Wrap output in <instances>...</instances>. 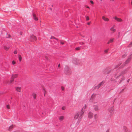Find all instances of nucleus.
<instances>
[{
  "instance_id": "1",
  "label": "nucleus",
  "mask_w": 132,
  "mask_h": 132,
  "mask_svg": "<svg viewBox=\"0 0 132 132\" xmlns=\"http://www.w3.org/2000/svg\"><path fill=\"white\" fill-rule=\"evenodd\" d=\"M84 113V112L82 110L80 112L76 113L75 115L74 119H77L79 118H81Z\"/></svg>"
},
{
  "instance_id": "2",
  "label": "nucleus",
  "mask_w": 132,
  "mask_h": 132,
  "mask_svg": "<svg viewBox=\"0 0 132 132\" xmlns=\"http://www.w3.org/2000/svg\"><path fill=\"white\" fill-rule=\"evenodd\" d=\"M64 73L66 75H70L71 74V69L68 66H65L64 69Z\"/></svg>"
},
{
  "instance_id": "3",
  "label": "nucleus",
  "mask_w": 132,
  "mask_h": 132,
  "mask_svg": "<svg viewBox=\"0 0 132 132\" xmlns=\"http://www.w3.org/2000/svg\"><path fill=\"white\" fill-rule=\"evenodd\" d=\"M29 40L33 42L36 41L37 39L36 36L33 35H32L30 37Z\"/></svg>"
},
{
  "instance_id": "4",
  "label": "nucleus",
  "mask_w": 132,
  "mask_h": 132,
  "mask_svg": "<svg viewBox=\"0 0 132 132\" xmlns=\"http://www.w3.org/2000/svg\"><path fill=\"white\" fill-rule=\"evenodd\" d=\"M114 19L117 22H121L123 21L122 19L120 18H118L117 16H115L114 18Z\"/></svg>"
},
{
  "instance_id": "5",
  "label": "nucleus",
  "mask_w": 132,
  "mask_h": 132,
  "mask_svg": "<svg viewBox=\"0 0 132 132\" xmlns=\"http://www.w3.org/2000/svg\"><path fill=\"white\" fill-rule=\"evenodd\" d=\"M88 117L90 118H92L93 116V114L92 112H89L88 114Z\"/></svg>"
},
{
  "instance_id": "6",
  "label": "nucleus",
  "mask_w": 132,
  "mask_h": 132,
  "mask_svg": "<svg viewBox=\"0 0 132 132\" xmlns=\"http://www.w3.org/2000/svg\"><path fill=\"white\" fill-rule=\"evenodd\" d=\"M114 26H113L110 29L112 33H113L116 31V29L114 28Z\"/></svg>"
},
{
  "instance_id": "7",
  "label": "nucleus",
  "mask_w": 132,
  "mask_h": 132,
  "mask_svg": "<svg viewBox=\"0 0 132 132\" xmlns=\"http://www.w3.org/2000/svg\"><path fill=\"white\" fill-rule=\"evenodd\" d=\"M16 90L18 92H20L21 90V87H16L15 88Z\"/></svg>"
},
{
  "instance_id": "8",
  "label": "nucleus",
  "mask_w": 132,
  "mask_h": 132,
  "mask_svg": "<svg viewBox=\"0 0 132 132\" xmlns=\"http://www.w3.org/2000/svg\"><path fill=\"white\" fill-rule=\"evenodd\" d=\"M94 110L96 111H98L99 110V108L98 105H95L94 106Z\"/></svg>"
},
{
  "instance_id": "9",
  "label": "nucleus",
  "mask_w": 132,
  "mask_h": 132,
  "mask_svg": "<svg viewBox=\"0 0 132 132\" xmlns=\"http://www.w3.org/2000/svg\"><path fill=\"white\" fill-rule=\"evenodd\" d=\"M102 18L105 21L108 22L109 21V19L104 16H103Z\"/></svg>"
},
{
  "instance_id": "10",
  "label": "nucleus",
  "mask_w": 132,
  "mask_h": 132,
  "mask_svg": "<svg viewBox=\"0 0 132 132\" xmlns=\"http://www.w3.org/2000/svg\"><path fill=\"white\" fill-rule=\"evenodd\" d=\"M114 110V108L113 106H112L109 109V111L111 113H112Z\"/></svg>"
},
{
  "instance_id": "11",
  "label": "nucleus",
  "mask_w": 132,
  "mask_h": 132,
  "mask_svg": "<svg viewBox=\"0 0 132 132\" xmlns=\"http://www.w3.org/2000/svg\"><path fill=\"white\" fill-rule=\"evenodd\" d=\"M111 70L110 69L107 68L106 69V70L105 72L106 74H108L111 72Z\"/></svg>"
},
{
  "instance_id": "12",
  "label": "nucleus",
  "mask_w": 132,
  "mask_h": 132,
  "mask_svg": "<svg viewBox=\"0 0 132 132\" xmlns=\"http://www.w3.org/2000/svg\"><path fill=\"white\" fill-rule=\"evenodd\" d=\"M64 117L63 116H61L59 117V119L60 121H62L64 120Z\"/></svg>"
},
{
  "instance_id": "13",
  "label": "nucleus",
  "mask_w": 132,
  "mask_h": 132,
  "mask_svg": "<svg viewBox=\"0 0 132 132\" xmlns=\"http://www.w3.org/2000/svg\"><path fill=\"white\" fill-rule=\"evenodd\" d=\"M33 18L35 20L37 21L38 20V18L36 16V15L35 14L33 13Z\"/></svg>"
},
{
  "instance_id": "14",
  "label": "nucleus",
  "mask_w": 132,
  "mask_h": 132,
  "mask_svg": "<svg viewBox=\"0 0 132 132\" xmlns=\"http://www.w3.org/2000/svg\"><path fill=\"white\" fill-rule=\"evenodd\" d=\"M114 39L113 38H112L110 39L108 41V42L107 43L108 44H109L110 43H112L114 41Z\"/></svg>"
},
{
  "instance_id": "15",
  "label": "nucleus",
  "mask_w": 132,
  "mask_h": 132,
  "mask_svg": "<svg viewBox=\"0 0 132 132\" xmlns=\"http://www.w3.org/2000/svg\"><path fill=\"white\" fill-rule=\"evenodd\" d=\"M18 75L17 74L13 75L12 76L11 78L14 79L18 77Z\"/></svg>"
},
{
  "instance_id": "16",
  "label": "nucleus",
  "mask_w": 132,
  "mask_h": 132,
  "mask_svg": "<svg viewBox=\"0 0 132 132\" xmlns=\"http://www.w3.org/2000/svg\"><path fill=\"white\" fill-rule=\"evenodd\" d=\"M131 58H129L125 62V64H127L128 63L130 62V60Z\"/></svg>"
},
{
  "instance_id": "17",
  "label": "nucleus",
  "mask_w": 132,
  "mask_h": 132,
  "mask_svg": "<svg viewBox=\"0 0 132 132\" xmlns=\"http://www.w3.org/2000/svg\"><path fill=\"white\" fill-rule=\"evenodd\" d=\"M14 79L12 78H11V80H10V81H9V84H11L14 81Z\"/></svg>"
},
{
  "instance_id": "18",
  "label": "nucleus",
  "mask_w": 132,
  "mask_h": 132,
  "mask_svg": "<svg viewBox=\"0 0 132 132\" xmlns=\"http://www.w3.org/2000/svg\"><path fill=\"white\" fill-rule=\"evenodd\" d=\"M32 96L34 99H36L37 96L36 94L35 93H33L32 94Z\"/></svg>"
},
{
  "instance_id": "19",
  "label": "nucleus",
  "mask_w": 132,
  "mask_h": 132,
  "mask_svg": "<svg viewBox=\"0 0 132 132\" xmlns=\"http://www.w3.org/2000/svg\"><path fill=\"white\" fill-rule=\"evenodd\" d=\"M10 47H7L6 46H4V48L5 50L6 51H7L10 48Z\"/></svg>"
},
{
  "instance_id": "20",
  "label": "nucleus",
  "mask_w": 132,
  "mask_h": 132,
  "mask_svg": "<svg viewBox=\"0 0 132 132\" xmlns=\"http://www.w3.org/2000/svg\"><path fill=\"white\" fill-rule=\"evenodd\" d=\"M100 87L99 85L98 84L96 86H95L94 87L96 89H98Z\"/></svg>"
},
{
  "instance_id": "21",
  "label": "nucleus",
  "mask_w": 132,
  "mask_h": 132,
  "mask_svg": "<svg viewBox=\"0 0 132 132\" xmlns=\"http://www.w3.org/2000/svg\"><path fill=\"white\" fill-rule=\"evenodd\" d=\"M18 57L20 62H21L22 60V57L20 55H19Z\"/></svg>"
},
{
  "instance_id": "22",
  "label": "nucleus",
  "mask_w": 132,
  "mask_h": 132,
  "mask_svg": "<svg viewBox=\"0 0 132 132\" xmlns=\"http://www.w3.org/2000/svg\"><path fill=\"white\" fill-rule=\"evenodd\" d=\"M86 20L88 21L89 20V18L88 16H86Z\"/></svg>"
},
{
  "instance_id": "23",
  "label": "nucleus",
  "mask_w": 132,
  "mask_h": 132,
  "mask_svg": "<svg viewBox=\"0 0 132 132\" xmlns=\"http://www.w3.org/2000/svg\"><path fill=\"white\" fill-rule=\"evenodd\" d=\"M13 127V125H11L9 127V128L10 129H12Z\"/></svg>"
},
{
  "instance_id": "24",
  "label": "nucleus",
  "mask_w": 132,
  "mask_h": 132,
  "mask_svg": "<svg viewBox=\"0 0 132 132\" xmlns=\"http://www.w3.org/2000/svg\"><path fill=\"white\" fill-rule=\"evenodd\" d=\"M66 109V108L64 106H62V110H65Z\"/></svg>"
},
{
  "instance_id": "25",
  "label": "nucleus",
  "mask_w": 132,
  "mask_h": 132,
  "mask_svg": "<svg viewBox=\"0 0 132 132\" xmlns=\"http://www.w3.org/2000/svg\"><path fill=\"white\" fill-rule=\"evenodd\" d=\"M109 49H106L104 50V52L105 53H106L108 52Z\"/></svg>"
},
{
  "instance_id": "26",
  "label": "nucleus",
  "mask_w": 132,
  "mask_h": 132,
  "mask_svg": "<svg viewBox=\"0 0 132 132\" xmlns=\"http://www.w3.org/2000/svg\"><path fill=\"white\" fill-rule=\"evenodd\" d=\"M126 56V54H125L122 56V57L123 58H125Z\"/></svg>"
},
{
  "instance_id": "27",
  "label": "nucleus",
  "mask_w": 132,
  "mask_h": 132,
  "mask_svg": "<svg viewBox=\"0 0 132 132\" xmlns=\"http://www.w3.org/2000/svg\"><path fill=\"white\" fill-rule=\"evenodd\" d=\"M6 108L7 109H10V106L9 105H7Z\"/></svg>"
},
{
  "instance_id": "28",
  "label": "nucleus",
  "mask_w": 132,
  "mask_h": 132,
  "mask_svg": "<svg viewBox=\"0 0 132 132\" xmlns=\"http://www.w3.org/2000/svg\"><path fill=\"white\" fill-rule=\"evenodd\" d=\"M94 116V118L95 119H96V118H97V116L96 114H95Z\"/></svg>"
},
{
  "instance_id": "29",
  "label": "nucleus",
  "mask_w": 132,
  "mask_h": 132,
  "mask_svg": "<svg viewBox=\"0 0 132 132\" xmlns=\"http://www.w3.org/2000/svg\"><path fill=\"white\" fill-rule=\"evenodd\" d=\"M12 64H13V65H14V64H15V62L14 61H13L12 62Z\"/></svg>"
},
{
  "instance_id": "30",
  "label": "nucleus",
  "mask_w": 132,
  "mask_h": 132,
  "mask_svg": "<svg viewBox=\"0 0 132 132\" xmlns=\"http://www.w3.org/2000/svg\"><path fill=\"white\" fill-rule=\"evenodd\" d=\"M103 84V82H101V83H100L99 84V85L100 86V87L102 85V84Z\"/></svg>"
},
{
  "instance_id": "31",
  "label": "nucleus",
  "mask_w": 132,
  "mask_h": 132,
  "mask_svg": "<svg viewBox=\"0 0 132 132\" xmlns=\"http://www.w3.org/2000/svg\"><path fill=\"white\" fill-rule=\"evenodd\" d=\"M50 39H56V38L55 37H54V36H52L50 38Z\"/></svg>"
},
{
  "instance_id": "32",
  "label": "nucleus",
  "mask_w": 132,
  "mask_h": 132,
  "mask_svg": "<svg viewBox=\"0 0 132 132\" xmlns=\"http://www.w3.org/2000/svg\"><path fill=\"white\" fill-rule=\"evenodd\" d=\"M60 43H61V44H62V45L64 44V42H63V41H61Z\"/></svg>"
},
{
  "instance_id": "33",
  "label": "nucleus",
  "mask_w": 132,
  "mask_h": 132,
  "mask_svg": "<svg viewBox=\"0 0 132 132\" xmlns=\"http://www.w3.org/2000/svg\"><path fill=\"white\" fill-rule=\"evenodd\" d=\"M80 49L79 47H77L76 48V49L77 50H79Z\"/></svg>"
},
{
  "instance_id": "34",
  "label": "nucleus",
  "mask_w": 132,
  "mask_h": 132,
  "mask_svg": "<svg viewBox=\"0 0 132 132\" xmlns=\"http://www.w3.org/2000/svg\"><path fill=\"white\" fill-rule=\"evenodd\" d=\"M123 128L125 130H127V128L125 127H124Z\"/></svg>"
},
{
  "instance_id": "35",
  "label": "nucleus",
  "mask_w": 132,
  "mask_h": 132,
  "mask_svg": "<svg viewBox=\"0 0 132 132\" xmlns=\"http://www.w3.org/2000/svg\"><path fill=\"white\" fill-rule=\"evenodd\" d=\"M90 3L92 4H94V2L92 1H90Z\"/></svg>"
},
{
  "instance_id": "36",
  "label": "nucleus",
  "mask_w": 132,
  "mask_h": 132,
  "mask_svg": "<svg viewBox=\"0 0 132 132\" xmlns=\"http://www.w3.org/2000/svg\"><path fill=\"white\" fill-rule=\"evenodd\" d=\"M14 54H17V51H15L14 52Z\"/></svg>"
},
{
  "instance_id": "37",
  "label": "nucleus",
  "mask_w": 132,
  "mask_h": 132,
  "mask_svg": "<svg viewBox=\"0 0 132 132\" xmlns=\"http://www.w3.org/2000/svg\"><path fill=\"white\" fill-rule=\"evenodd\" d=\"M85 7H87V8H88L89 9H90V8L87 6V5H85Z\"/></svg>"
},
{
  "instance_id": "38",
  "label": "nucleus",
  "mask_w": 132,
  "mask_h": 132,
  "mask_svg": "<svg viewBox=\"0 0 132 132\" xmlns=\"http://www.w3.org/2000/svg\"><path fill=\"white\" fill-rule=\"evenodd\" d=\"M129 45L130 46H132V42L130 43Z\"/></svg>"
},
{
  "instance_id": "39",
  "label": "nucleus",
  "mask_w": 132,
  "mask_h": 132,
  "mask_svg": "<svg viewBox=\"0 0 132 132\" xmlns=\"http://www.w3.org/2000/svg\"><path fill=\"white\" fill-rule=\"evenodd\" d=\"M60 64H59L58 65V67L60 68Z\"/></svg>"
},
{
  "instance_id": "40",
  "label": "nucleus",
  "mask_w": 132,
  "mask_h": 132,
  "mask_svg": "<svg viewBox=\"0 0 132 132\" xmlns=\"http://www.w3.org/2000/svg\"><path fill=\"white\" fill-rule=\"evenodd\" d=\"M90 22H88V23H87V24H88V25H90Z\"/></svg>"
},
{
  "instance_id": "41",
  "label": "nucleus",
  "mask_w": 132,
  "mask_h": 132,
  "mask_svg": "<svg viewBox=\"0 0 132 132\" xmlns=\"http://www.w3.org/2000/svg\"><path fill=\"white\" fill-rule=\"evenodd\" d=\"M110 1L113 2H114V0H110Z\"/></svg>"
},
{
  "instance_id": "42",
  "label": "nucleus",
  "mask_w": 132,
  "mask_h": 132,
  "mask_svg": "<svg viewBox=\"0 0 132 132\" xmlns=\"http://www.w3.org/2000/svg\"><path fill=\"white\" fill-rule=\"evenodd\" d=\"M45 94H46V93H45L44 94V96H45Z\"/></svg>"
},
{
  "instance_id": "43",
  "label": "nucleus",
  "mask_w": 132,
  "mask_h": 132,
  "mask_svg": "<svg viewBox=\"0 0 132 132\" xmlns=\"http://www.w3.org/2000/svg\"><path fill=\"white\" fill-rule=\"evenodd\" d=\"M55 39L57 40H58V39H57L56 38V39Z\"/></svg>"
},
{
  "instance_id": "44",
  "label": "nucleus",
  "mask_w": 132,
  "mask_h": 132,
  "mask_svg": "<svg viewBox=\"0 0 132 132\" xmlns=\"http://www.w3.org/2000/svg\"><path fill=\"white\" fill-rule=\"evenodd\" d=\"M129 79L128 80V82H129Z\"/></svg>"
},
{
  "instance_id": "45",
  "label": "nucleus",
  "mask_w": 132,
  "mask_h": 132,
  "mask_svg": "<svg viewBox=\"0 0 132 132\" xmlns=\"http://www.w3.org/2000/svg\"><path fill=\"white\" fill-rule=\"evenodd\" d=\"M126 72V71L124 73H123V74H124Z\"/></svg>"
},
{
  "instance_id": "46",
  "label": "nucleus",
  "mask_w": 132,
  "mask_h": 132,
  "mask_svg": "<svg viewBox=\"0 0 132 132\" xmlns=\"http://www.w3.org/2000/svg\"><path fill=\"white\" fill-rule=\"evenodd\" d=\"M131 4L132 5V2H131Z\"/></svg>"
},
{
  "instance_id": "47",
  "label": "nucleus",
  "mask_w": 132,
  "mask_h": 132,
  "mask_svg": "<svg viewBox=\"0 0 132 132\" xmlns=\"http://www.w3.org/2000/svg\"><path fill=\"white\" fill-rule=\"evenodd\" d=\"M44 90L45 91V92H46V90H45V89H44Z\"/></svg>"
},
{
  "instance_id": "48",
  "label": "nucleus",
  "mask_w": 132,
  "mask_h": 132,
  "mask_svg": "<svg viewBox=\"0 0 132 132\" xmlns=\"http://www.w3.org/2000/svg\"><path fill=\"white\" fill-rule=\"evenodd\" d=\"M62 90H64V89L63 88H62Z\"/></svg>"
},
{
  "instance_id": "49",
  "label": "nucleus",
  "mask_w": 132,
  "mask_h": 132,
  "mask_svg": "<svg viewBox=\"0 0 132 132\" xmlns=\"http://www.w3.org/2000/svg\"><path fill=\"white\" fill-rule=\"evenodd\" d=\"M101 1H102V0H100Z\"/></svg>"
}]
</instances>
